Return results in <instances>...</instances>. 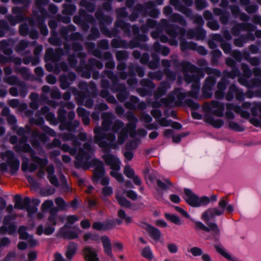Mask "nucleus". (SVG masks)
<instances>
[{"label":"nucleus","instance_id":"nucleus-1","mask_svg":"<svg viewBox=\"0 0 261 261\" xmlns=\"http://www.w3.org/2000/svg\"><path fill=\"white\" fill-rule=\"evenodd\" d=\"M95 136L94 137V142L98 145L99 147L102 149L103 151L106 153L102 155L106 164L110 166L111 169L113 170L118 171L120 170V162L119 159L114 155L109 153L110 149L117 148V144L114 143L116 137L112 133H104L99 126L94 129Z\"/></svg>","mask_w":261,"mask_h":261},{"label":"nucleus","instance_id":"nucleus-2","mask_svg":"<svg viewBox=\"0 0 261 261\" xmlns=\"http://www.w3.org/2000/svg\"><path fill=\"white\" fill-rule=\"evenodd\" d=\"M180 66L184 81L188 84L192 83L191 90L187 92L188 96L197 99L200 88V79L204 76L202 69L187 61L181 62Z\"/></svg>","mask_w":261,"mask_h":261},{"label":"nucleus","instance_id":"nucleus-3","mask_svg":"<svg viewBox=\"0 0 261 261\" xmlns=\"http://www.w3.org/2000/svg\"><path fill=\"white\" fill-rule=\"evenodd\" d=\"M76 161L74 162L76 168H82L84 170H87L89 166L95 167L93 171L92 180L93 183H97L102 178L105 173L103 163L100 160L97 159H93L89 163L91 156L89 153L85 151L82 148H80L76 155Z\"/></svg>","mask_w":261,"mask_h":261},{"label":"nucleus","instance_id":"nucleus-4","mask_svg":"<svg viewBox=\"0 0 261 261\" xmlns=\"http://www.w3.org/2000/svg\"><path fill=\"white\" fill-rule=\"evenodd\" d=\"M228 199L226 197H222L219 202V206L220 210L217 208H211L205 211L202 215V218L204 220L207 225L209 232L212 233L214 238V241L216 245L220 244L219 243L220 229L217 225L215 223L210 222L211 220H213L216 216H220L224 213V208L227 206Z\"/></svg>","mask_w":261,"mask_h":261},{"label":"nucleus","instance_id":"nucleus-5","mask_svg":"<svg viewBox=\"0 0 261 261\" xmlns=\"http://www.w3.org/2000/svg\"><path fill=\"white\" fill-rule=\"evenodd\" d=\"M49 1V0H36L35 5L38 11H33V14L35 18L37 27L43 36H46L48 33L47 27L44 23L45 19L47 16V13L43 6L47 5Z\"/></svg>","mask_w":261,"mask_h":261},{"label":"nucleus","instance_id":"nucleus-6","mask_svg":"<svg viewBox=\"0 0 261 261\" xmlns=\"http://www.w3.org/2000/svg\"><path fill=\"white\" fill-rule=\"evenodd\" d=\"M1 158L6 159V163L0 164V169L2 171L7 170V166L10 168L11 173H15L19 167V161L14 156V153L11 150H7L5 152L1 153Z\"/></svg>","mask_w":261,"mask_h":261},{"label":"nucleus","instance_id":"nucleus-7","mask_svg":"<svg viewBox=\"0 0 261 261\" xmlns=\"http://www.w3.org/2000/svg\"><path fill=\"white\" fill-rule=\"evenodd\" d=\"M155 3L150 1L143 4H137L134 7V10L138 11L144 16H149L152 18H158L160 14V11L154 8Z\"/></svg>","mask_w":261,"mask_h":261},{"label":"nucleus","instance_id":"nucleus-8","mask_svg":"<svg viewBox=\"0 0 261 261\" xmlns=\"http://www.w3.org/2000/svg\"><path fill=\"white\" fill-rule=\"evenodd\" d=\"M170 4L173 6L175 10L181 12L187 17L194 19V23L199 25H202L204 24V21L201 16H194L192 10L183 5L179 0H170Z\"/></svg>","mask_w":261,"mask_h":261},{"label":"nucleus","instance_id":"nucleus-9","mask_svg":"<svg viewBox=\"0 0 261 261\" xmlns=\"http://www.w3.org/2000/svg\"><path fill=\"white\" fill-rule=\"evenodd\" d=\"M184 193L185 194V200L191 206L198 207L201 205H205L210 203L208 197L203 196L199 198L190 189H185Z\"/></svg>","mask_w":261,"mask_h":261},{"label":"nucleus","instance_id":"nucleus-10","mask_svg":"<svg viewBox=\"0 0 261 261\" xmlns=\"http://www.w3.org/2000/svg\"><path fill=\"white\" fill-rule=\"evenodd\" d=\"M76 28L74 25L69 24L67 27H62L59 31V33L66 41L82 40V35L79 32H74Z\"/></svg>","mask_w":261,"mask_h":261},{"label":"nucleus","instance_id":"nucleus-11","mask_svg":"<svg viewBox=\"0 0 261 261\" xmlns=\"http://www.w3.org/2000/svg\"><path fill=\"white\" fill-rule=\"evenodd\" d=\"M12 12L16 16L9 14L6 16V19L12 26L15 25L16 24L24 21L26 19L24 7H14L12 9Z\"/></svg>","mask_w":261,"mask_h":261},{"label":"nucleus","instance_id":"nucleus-12","mask_svg":"<svg viewBox=\"0 0 261 261\" xmlns=\"http://www.w3.org/2000/svg\"><path fill=\"white\" fill-rule=\"evenodd\" d=\"M94 67L98 69H101L103 68V64L101 61L94 58L89 59L87 63L83 67L86 70L82 72V76L89 79L91 76V71Z\"/></svg>","mask_w":261,"mask_h":261},{"label":"nucleus","instance_id":"nucleus-13","mask_svg":"<svg viewBox=\"0 0 261 261\" xmlns=\"http://www.w3.org/2000/svg\"><path fill=\"white\" fill-rule=\"evenodd\" d=\"M108 79H109L111 82L112 85L110 86V90L113 93H116L119 91L124 88L125 84L118 83V78L117 76L114 74L113 72L111 70H105L102 72Z\"/></svg>","mask_w":261,"mask_h":261},{"label":"nucleus","instance_id":"nucleus-14","mask_svg":"<svg viewBox=\"0 0 261 261\" xmlns=\"http://www.w3.org/2000/svg\"><path fill=\"white\" fill-rule=\"evenodd\" d=\"M100 86L103 90L99 92V96L103 98H106L107 102L112 104H116L117 100L114 96L111 95L108 91V89L110 88V82L108 80L103 79L101 81Z\"/></svg>","mask_w":261,"mask_h":261},{"label":"nucleus","instance_id":"nucleus-15","mask_svg":"<svg viewBox=\"0 0 261 261\" xmlns=\"http://www.w3.org/2000/svg\"><path fill=\"white\" fill-rule=\"evenodd\" d=\"M67 117L69 121H65L62 124H60L59 128L61 130L66 129L68 132L74 131L79 126L80 122L77 120L72 121L75 117V113L73 111H69L68 113Z\"/></svg>","mask_w":261,"mask_h":261},{"label":"nucleus","instance_id":"nucleus-16","mask_svg":"<svg viewBox=\"0 0 261 261\" xmlns=\"http://www.w3.org/2000/svg\"><path fill=\"white\" fill-rule=\"evenodd\" d=\"M98 250L90 246H85L82 254L85 261H100L98 256Z\"/></svg>","mask_w":261,"mask_h":261},{"label":"nucleus","instance_id":"nucleus-17","mask_svg":"<svg viewBox=\"0 0 261 261\" xmlns=\"http://www.w3.org/2000/svg\"><path fill=\"white\" fill-rule=\"evenodd\" d=\"M57 237L59 238H63L65 240H72L77 238L79 233L76 231L69 230L66 224H65L60 229L57 234Z\"/></svg>","mask_w":261,"mask_h":261},{"label":"nucleus","instance_id":"nucleus-18","mask_svg":"<svg viewBox=\"0 0 261 261\" xmlns=\"http://www.w3.org/2000/svg\"><path fill=\"white\" fill-rule=\"evenodd\" d=\"M160 22L166 34L172 38H176L178 35V27L174 24H169L166 19H161Z\"/></svg>","mask_w":261,"mask_h":261},{"label":"nucleus","instance_id":"nucleus-19","mask_svg":"<svg viewBox=\"0 0 261 261\" xmlns=\"http://www.w3.org/2000/svg\"><path fill=\"white\" fill-rule=\"evenodd\" d=\"M115 118V115L110 112H105L101 114V119L102 120L101 123L102 128L99 127L101 128L102 132L103 133V131L110 130L113 120ZM104 133H105L104 132Z\"/></svg>","mask_w":261,"mask_h":261},{"label":"nucleus","instance_id":"nucleus-20","mask_svg":"<svg viewBox=\"0 0 261 261\" xmlns=\"http://www.w3.org/2000/svg\"><path fill=\"white\" fill-rule=\"evenodd\" d=\"M64 50L61 48H58L54 50L51 48L48 49L45 53V58L53 62H58L63 55Z\"/></svg>","mask_w":261,"mask_h":261},{"label":"nucleus","instance_id":"nucleus-21","mask_svg":"<svg viewBox=\"0 0 261 261\" xmlns=\"http://www.w3.org/2000/svg\"><path fill=\"white\" fill-rule=\"evenodd\" d=\"M14 150L17 152H25L29 153L32 161H34V158L35 157H39L36 155V153L33 150L29 144H24L23 145L16 144L13 147Z\"/></svg>","mask_w":261,"mask_h":261},{"label":"nucleus","instance_id":"nucleus-22","mask_svg":"<svg viewBox=\"0 0 261 261\" xmlns=\"http://www.w3.org/2000/svg\"><path fill=\"white\" fill-rule=\"evenodd\" d=\"M14 208L16 209L23 210L27 208L30 205V199L28 197H25L22 200L20 195H16L14 196Z\"/></svg>","mask_w":261,"mask_h":261},{"label":"nucleus","instance_id":"nucleus-23","mask_svg":"<svg viewBox=\"0 0 261 261\" xmlns=\"http://www.w3.org/2000/svg\"><path fill=\"white\" fill-rule=\"evenodd\" d=\"M95 16L96 19L98 20V24L99 25L100 30H101V27H106V24L109 25L112 22V18L111 16L108 15H104L101 10H97L95 13Z\"/></svg>","mask_w":261,"mask_h":261},{"label":"nucleus","instance_id":"nucleus-24","mask_svg":"<svg viewBox=\"0 0 261 261\" xmlns=\"http://www.w3.org/2000/svg\"><path fill=\"white\" fill-rule=\"evenodd\" d=\"M210 106L212 109H216L212 110L211 113L214 115L221 117L224 115V105L223 103L216 100H212L210 103Z\"/></svg>","mask_w":261,"mask_h":261},{"label":"nucleus","instance_id":"nucleus-25","mask_svg":"<svg viewBox=\"0 0 261 261\" xmlns=\"http://www.w3.org/2000/svg\"><path fill=\"white\" fill-rule=\"evenodd\" d=\"M146 225L144 228L146 230L150 237L155 241L160 240L161 236V233L160 230L150 224L144 223Z\"/></svg>","mask_w":261,"mask_h":261},{"label":"nucleus","instance_id":"nucleus-26","mask_svg":"<svg viewBox=\"0 0 261 261\" xmlns=\"http://www.w3.org/2000/svg\"><path fill=\"white\" fill-rule=\"evenodd\" d=\"M33 159V162L38 164L39 167L37 176L39 178H42L45 174L44 168L47 165L48 160L47 159H41L40 157H35Z\"/></svg>","mask_w":261,"mask_h":261},{"label":"nucleus","instance_id":"nucleus-27","mask_svg":"<svg viewBox=\"0 0 261 261\" xmlns=\"http://www.w3.org/2000/svg\"><path fill=\"white\" fill-rule=\"evenodd\" d=\"M103 251L106 254L111 258H113V255L112 251V245L110 239L106 236H102L101 238Z\"/></svg>","mask_w":261,"mask_h":261},{"label":"nucleus","instance_id":"nucleus-28","mask_svg":"<svg viewBox=\"0 0 261 261\" xmlns=\"http://www.w3.org/2000/svg\"><path fill=\"white\" fill-rule=\"evenodd\" d=\"M170 88V84L165 81H162L160 86L158 87L154 93V97L157 99L165 95L167 92V90Z\"/></svg>","mask_w":261,"mask_h":261},{"label":"nucleus","instance_id":"nucleus-29","mask_svg":"<svg viewBox=\"0 0 261 261\" xmlns=\"http://www.w3.org/2000/svg\"><path fill=\"white\" fill-rule=\"evenodd\" d=\"M227 110H232L237 114H240L242 118H248L250 116L249 112L246 111H242L241 108L233 103H229L226 105Z\"/></svg>","mask_w":261,"mask_h":261},{"label":"nucleus","instance_id":"nucleus-30","mask_svg":"<svg viewBox=\"0 0 261 261\" xmlns=\"http://www.w3.org/2000/svg\"><path fill=\"white\" fill-rule=\"evenodd\" d=\"M204 121L215 128H220L223 125V121L221 119H215L214 118L210 115H205L204 117Z\"/></svg>","mask_w":261,"mask_h":261},{"label":"nucleus","instance_id":"nucleus-31","mask_svg":"<svg viewBox=\"0 0 261 261\" xmlns=\"http://www.w3.org/2000/svg\"><path fill=\"white\" fill-rule=\"evenodd\" d=\"M163 181L158 179L156 180V185L160 190L166 191L171 187H173V184L171 182L169 178H163Z\"/></svg>","mask_w":261,"mask_h":261},{"label":"nucleus","instance_id":"nucleus-32","mask_svg":"<svg viewBox=\"0 0 261 261\" xmlns=\"http://www.w3.org/2000/svg\"><path fill=\"white\" fill-rule=\"evenodd\" d=\"M77 244L74 242H70L67 246L65 256L68 259H71L75 254L77 250Z\"/></svg>","mask_w":261,"mask_h":261},{"label":"nucleus","instance_id":"nucleus-33","mask_svg":"<svg viewBox=\"0 0 261 261\" xmlns=\"http://www.w3.org/2000/svg\"><path fill=\"white\" fill-rule=\"evenodd\" d=\"M114 26L120 28L126 35L130 36V29L129 23L122 20H117L115 22Z\"/></svg>","mask_w":261,"mask_h":261},{"label":"nucleus","instance_id":"nucleus-34","mask_svg":"<svg viewBox=\"0 0 261 261\" xmlns=\"http://www.w3.org/2000/svg\"><path fill=\"white\" fill-rule=\"evenodd\" d=\"M101 32L104 36L109 38L116 37L119 33V31L118 30L117 27H116L112 28L111 30L108 29L107 27H101Z\"/></svg>","mask_w":261,"mask_h":261},{"label":"nucleus","instance_id":"nucleus-35","mask_svg":"<svg viewBox=\"0 0 261 261\" xmlns=\"http://www.w3.org/2000/svg\"><path fill=\"white\" fill-rule=\"evenodd\" d=\"M111 45L113 48H127V42L125 40L120 38L113 39L111 42Z\"/></svg>","mask_w":261,"mask_h":261},{"label":"nucleus","instance_id":"nucleus-36","mask_svg":"<svg viewBox=\"0 0 261 261\" xmlns=\"http://www.w3.org/2000/svg\"><path fill=\"white\" fill-rule=\"evenodd\" d=\"M134 71H135L138 75L140 77L144 75V71L142 67L139 66H135L133 64L129 65L128 74L129 76L135 75V73Z\"/></svg>","mask_w":261,"mask_h":261},{"label":"nucleus","instance_id":"nucleus-37","mask_svg":"<svg viewBox=\"0 0 261 261\" xmlns=\"http://www.w3.org/2000/svg\"><path fill=\"white\" fill-rule=\"evenodd\" d=\"M58 212L56 207H54L49 210V215L48 217V221L53 226H55L57 224Z\"/></svg>","mask_w":261,"mask_h":261},{"label":"nucleus","instance_id":"nucleus-38","mask_svg":"<svg viewBox=\"0 0 261 261\" xmlns=\"http://www.w3.org/2000/svg\"><path fill=\"white\" fill-rule=\"evenodd\" d=\"M180 48L182 51H186L187 50H196V43L190 41L187 42L182 40L180 42Z\"/></svg>","mask_w":261,"mask_h":261},{"label":"nucleus","instance_id":"nucleus-39","mask_svg":"<svg viewBox=\"0 0 261 261\" xmlns=\"http://www.w3.org/2000/svg\"><path fill=\"white\" fill-rule=\"evenodd\" d=\"M238 88V87L236 85L231 84L225 94V99L229 101L233 100L234 96H236Z\"/></svg>","mask_w":261,"mask_h":261},{"label":"nucleus","instance_id":"nucleus-40","mask_svg":"<svg viewBox=\"0 0 261 261\" xmlns=\"http://www.w3.org/2000/svg\"><path fill=\"white\" fill-rule=\"evenodd\" d=\"M169 20L172 22H177L182 26H186L187 22L184 18L178 13H173L169 16Z\"/></svg>","mask_w":261,"mask_h":261},{"label":"nucleus","instance_id":"nucleus-41","mask_svg":"<svg viewBox=\"0 0 261 261\" xmlns=\"http://www.w3.org/2000/svg\"><path fill=\"white\" fill-rule=\"evenodd\" d=\"M55 202L57 206L56 207L57 209V212L59 211H66L68 210V205L62 198H56L55 199Z\"/></svg>","mask_w":261,"mask_h":261},{"label":"nucleus","instance_id":"nucleus-42","mask_svg":"<svg viewBox=\"0 0 261 261\" xmlns=\"http://www.w3.org/2000/svg\"><path fill=\"white\" fill-rule=\"evenodd\" d=\"M9 43L6 40H3L0 42V49L7 56H10L13 53L12 49L9 47Z\"/></svg>","mask_w":261,"mask_h":261},{"label":"nucleus","instance_id":"nucleus-43","mask_svg":"<svg viewBox=\"0 0 261 261\" xmlns=\"http://www.w3.org/2000/svg\"><path fill=\"white\" fill-rule=\"evenodd\" d=\"M139 101V98L135 96H131L129 97V101L124 103V107L129 110H134L136 108V104Z\"/></svg>","mask_w":261,"mask_h":261},{"label":"nucleus","instance_id":"nucleus-44","mask_svg":"<svg viewBox=\"0 0 261 261\" xmlns=\"http://www.w3.org/2000/svg\"><path fill=\"white\" fill-rule=\"evenodd\" d=\"M100 36V33L98 29L96 27H92L90 29V33L87 37V40L89 41L95 40Z\"/></svg>","mask_w":261,"mask_h":261},{"label":"nucleus","instance_id":"nucleus-45","mask_svg":"<svg viewBox=\"0 0 261 261\" xmlns=\"http://www.w3.org/2000/svg\"><path fill=\"white\" fill-rule=\"evenodd\" d=\"M59 81L60 88L63 90L68 88L71 85V83L67 79L66 74H61L59 76Z\"/></svg>","mask_w":261,"mask_h":261},{"label":"nucleus","instance_id":"nucleus-46","mask_svg":"<svg viewBox=\"0 0 261 261\" xmlns=\"http://www.w3.org/2000/svg\"><path fill=\"white\" fill-rule=\"evenodd\" d=\"M80 5L85 8L86 10L90 13H93L95 9V5L94 3L88 2L87 0H81Z\"/></svg>","mask_w":261,"mask_h":261},{"label":"nucleus","instance_id":"nucleus-47","mask_svg":"<svg viewBox=\"0 0 261 261\" xmlns=\"http://www.w3.org/2000/svg\"><path fill=\"white\" fill-rule=\"evenodd\" d=\"M152 60L148 62V67L150 69H155L158 67L159 64V58L158 56L154 53L151 54Z\"/></svg>","mask_w":261,"mask_h":261},{"label":"nucleus","instance_id":"nucleus-48","mask_svg":"<svg viewBox=\"0 0 261 261\" xmlns=\"http://www.w3.org/2000/svg\"><path fill=\"white\" fill-rule=\"evenodd\" d=\"M62 13L65 15H72L75 12L76 7L72 4H64L62 5Z\"/></svg>","mask_w":261,"mask_h":261},{"label":"nucleus","instance_id":"nucleus-49","mask_svg":"<svg viewBox=\"0 0 261 261\" xmlns=\"http://www.w3.org/2000/svg\"><path fill=\"white\" fill-rule=\"evenodd\" d=\"M52 36L48 39V42L53 45L60 46L62 45V40L60 38L58 37L57 33L51 31Z\"/></svg>","mask_w":261,"mask_h":261},{"label":"nucleus","instance_id":"nucleus-50","mask_svg":"<svg viewBox=\"0 0 261 261\" xmlns=\"http://www.w3.org/2000/svg\"><path fill=\"white\" fill-rule=\"evenodd\" d=\"M128 130L126 128H123L118 134L117 143L122 144L127 137Z\"/></svg>","mask_w":261,"mask_h":261},{"label":"nucleus","instance_id":"nucleus-51","mask_svg":"<svg viewBox=\"0 0 261 261\" xmlns=\"http://www.w3.org/2000/svg\"><path fill=\"white\" fill-rule=\"evenodd\" d=\"M127 48H129L133 49L136 47H140L141 49L147 50L146 45L143 44L140 46V43L136 39H135V37L133 39L130 40L128 43L127 42Z\"/></svg>","mask_w":261,"mask_h":261},{"label":"nucleus","instance_id":"nucleus-52","mask_svg":"<svg viewBox=\"0 0 261 261\" xmlns=\"http://www.w3.org/2000/svg\"><path fill=\"white\" fill-rule=\"evenodd\" d=\"M30 43H31L28 41L25 40H21L15 46V50L17 53H20L27 48L29 46Z\"/></svg>","mask_w":261,"mask_h":261},{"label":"nucleus","instance_id":"nucleus-53","mask_svg":"<svg viewBox=\"0 0 261 261\" xmlns=\"http://www.w3.org/2000/svg\"><path fill=\"white\" fill-rule=\"evenodd\" d=\"M212 58L211 64L212 65H216L218 64L219 59L221 57V52L218 49H215L211 52Z\"/></svg>","mask_w":261,"mask_h":261},{"label":"nucleus","instance_id":"nucleus-54","mask_svg":"<svg viewBox=\"0 0 261 261\" xmlns=\"http://www.w3.org/2000/svg\"><path fill=\"white\" fill-rule=\"evenodd\" d=\"M117 216L122 221L123 220L127 225L132 222V218L129 216H127L123 210L121 209L118 211Z\"/></svg>","mask_w":261,"mask_h":261},{"label":"nucleus","instance_id":"nucleus-55","mask_svg":"<svg viewBox=\"0 0 261 261\" xmlns=\"http://www.w3.org/2000/svg\"><path fill=\"white\" fill-rule=\"evenodd\" d=\"M10 30L8 22L3 19L0 20V38L3 37L6 32Z\"/></svg>","mask_w":261,"mask_h":261},{"label":"nucleus","instance_id":"nucleus-56","mask_svg":"<svg viewBox=\"0 0 261 261\" xmlns=\"http://www.w3.org/2000/svg\"><path fill=\"white\" fill-rule=\"evenodd\" d=\"M67 111L63 108H60L57 112V119L62 124L66 120Z\"/></svg>","mask_w":261,"mask_h":261},{"label":"nucleus","instance_id":"nucleus-57","mask_svg":"<svg viewBox=\"0 0 261 261\" xmlns=\"http://www.w3.org/2000/svg\"><path fill=\"white\" fill-rule=\"evenodd\" d=\"M175 101V97L173 94H169L167 97L161 99V102L166 107H171Z\"/></svg>","mask_w":261,"mask_h":261},{"label":"nucleus","instance_id":"nucleus-58","mask_svg":"<svg viewBox=\"0 0 261 261\" xmlns=\"http://www.w3.org/2000/svg\"><path fill=\"white\" fill-rule=\"evenodd\" d=\"M115 57L119 62L125 61L128 58V53L126 50H118L116 53Z\"/></svg>","mask_w":261,"mask_h":261},{"label":"nucleus","instance_id":"nucleus-59","mask_svg":"<svg viewBox=\"0 0 261 261\" xmlns=\"http://www.w3.org/2000/svg\"><path fill=\"white\" fill-rule=\"evenodd\" d=\"M141 255L148 260H151L153 257L152 252L149 246H146L141 251Z\"/></svg>","mask_w":261,"mask_h":261},{"label":"nucleus","instance_id":"nucleus-60","mask_svg":"<svg viewBox=\"0 0 261 261\" xmlns=\"http://www.w3.org/2000/svg\"><path fill=\"white\" fill-rule=\"evenodd\" d=\"M117 92L118 93L116 95V97L119 101L123 102L127 98L128 93L126 86H125L122 90Z\"/></svg>","mask_w":261,"mask_h":261},{"label":"nucleus","instance_id":"nucleus-61","mask_svg":"<svg viewBox=\"0 0 261 261\" xmlns=\"http://www.w3.org/2000/svg\"><path fill=\"white\" fill-rule=\"evenodd\" d=\"M216 83V79L213 76H208L204 80L203 86L213 89Z\"/></svg>","mask_w":261,"mask_h":261},{"label":"nucleus","instance_id":"nucleus-62","mask_svg":"<svg viewBox=\"0 0 261 261\" xmlns=\"http://www.w3.org/2000/svg\"><path fill=\"white\" fill-rule=\"evenodd\" d=\"M115 198L120 205L127 208L131 206L130 202L127 200L125 197L119 196L118 195H115Z\"/></svg>","mask_w":261,"mask_h":261},{"label":"nucleus","instance_id":"nucleus-63","mask_svg":"<svg viewBox=\"0 0 261 261\" xmlns=\"http://www.w3.org/2000/svg\"><path fill=\"white\" fill-rule=\"evenodd\" d=\"M27 227L24 226H20L18 230V233L19 235V239L28 240L30 238L29 234L27 232Z\"/></svg>","mask_w":261,"mask_h":261},{"label":"nucleus","instance_id":"nucleus-64","mask_svg":"<svg viewBox=\"0 0 261 261\" xmlns=\"http://www.w3.org/2000/svg\"><path fill=\"white\" fill-rule=\"evenodd\" d=\"M204 71L208 75H214L218 77L221 76V72L219 69L210 67H205L204 68Z\"/></svg>","mask_w":261,"mask_h":261}]
</instances>
